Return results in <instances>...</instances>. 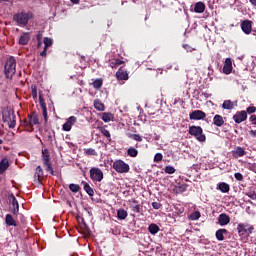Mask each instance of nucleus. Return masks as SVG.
Listing matches in <instances>:
<instances>
[{
    "label": "nucleus",
    "instance_id": "obj_1",
    "mask_svg": "<svg viewBox=\"0 0 256 256\" xmlns=\"http://www.w3.org/2000/svg\"><path fill=\"white\" fill-rule=\"evenodd\" d=\"M2 121L7 123L9 129H15L17 125V117L15 111L11 107H5L2 109Z\"/></svg>",
    "mask_w": 256,
    "mask_h": 256
},
{
    "label": "nucleus",
    "instance_id": "obj_2",
    "mask_svg": "<svg viewBox=\"0 0 256 256\" xmlns=\"http://www.w3.org/2000/svg\"><path fill=\"white\" fill-rule=\"evenodd\" d=\"M17 73V60L15 57L10 56L4 66V74L6 79H13V75Z\"/></svg>",
    "mask_w": 256,
    "mask_h": 256
},
{
    "label": "nucleus",
    "instance_id": "obj_3",
    "mask_svg": "<svg viewBox=\"0 0 256 256\" xmlns=\"http://www.w3.org/2000/svg\"><path fill=\"white\" fill-rule=\"evenodd\" d=\"M30 19H33V12L21 11L13 15V20L22 27L28 25Z\"/></svg>",
    "mask_w": 256,
    "mask_h": 256
},
{
    "label": "nucleus",
    "instance_id": "obj_4",
    "mask_svg": "<svg viewBox=\"0 0 256 256\" xmlns=\"http://www.w3.org/2000/svg\"><path fill=\"white\" fill-rule=\"evenodd\" d=\"M188 133L192 135V137H195L200 143L207 141V137L203 134V128H201V126H190Z\"/></svg>",
    "mask_w": 256,
    "mask_h": 256
},
{
    "label": "nucleus",
    "instance_id": "obj_5",
    "mask_svg": "<svg viewBox=\"0 0 256 256\" xmlns=\"http://www.w3.org/2000/svg\"><path fill=\"white\" fill-rule=\"evenodd\" d=\"M237 231L239 237H245L246 235H251L255 231V226L249 223H240L237 225Z\"/></svg>",
    "mask_w": 256,
    "mask_h": 256
},
{
    "label": "nucleus",
    "instance_id": "obj_6",
    "mask_svg": "<svg viewBox=\"0 0 256 256\" xmlns=\"http://www.w3.org/2000/svg\"><path fill=\"white\" fill-rule=\"evenodd\" d=\"M42 159H43V167H45L46 171L50 173L51 175H55V171L53 170V167L51 166V158L49 155V151L45 149L42 152Z\"/></svg>",
    "mask_w": 256,
    "mask_h": 256
},
{
    "label": "nucleus",
    "instance_id": "obj_7",
    "mask_svg": "<svg viewBox=\"0 0 256 256\" xmlns=\"http://www.w3.org/2000/svg\"><path fill=\"white\" fill-rule=\"evenodd\" d=\"M113 169L116 173H129L131 167L123 160H116L113 163Z\"/></svg>",
    "mask_w": 256,
    "mask_h": 256
},
{
    "label": "nucleus",
    "instance_id": "obj_8",
    "mask_svg": "<svg viewBox=\"0 0 256 256\" xmlns=\"http://www.w3.org/2000/svg\"><path fill=\"white\" fill-rule=\"evenodd\" d=\"M103 170L98 167H92L90 169V179L95 181L96 183H101L103 181Z\"/></svg>",
    "mask_w": 256,
    "mask_h": 256
},
{
    "label": "nucleus",
    "instance_id": "obj_9",
    "mask_svg": "<svg viewBox=\"0 0 256 256\" xmlns=\"http://www.w3.org/2000/svg\"><path fill=\"white\" fill-rule=\"evenodd\" d=\"M35 125H39V116L37 115V113L32 112V113L28 114V129H29V131H33V127H35Z\"/></svg>",
    "mask_w": 256,
    "mask_h": 256
},
{
    "label": "nucleus",
    "instance_id": "obj_10",
    "mask_svg": "<svg viewBox=\"0 0 256 256\" xmlns=\"http://www.w3.org/2000/svg\"><path fill=\"white\" fill-rule=\"evenodd\" d=\"M206 117H207V114L202 110H193L189 114L190 121H201V119H205Z\"/></svg>",
    "mask_w": 256,
    "mask_h": 256
},
{
    "label": "nucleus",
    "instance_id": "obj_11",
    "mask_svg": "<svg viewBox=\"0 0 256 256\" xmlns=\"http://www.w3.org/2000/svg\"><path fill=\"white\" fill-rule=\"evenodd\" d=\"M77 123V117L70 116L67 121L62 125L63 131L69 132L73 128V125Z\"/></svg>",
    "mask_w": 256,
    "mask_h": 256
},
{
    "label": "nucleus",
    "instance_id": "obj_12",
    "mask_svg": "<svg viewBox=\"0 0 256 256\" xmlns=\"http://www.w3.org/2000/svg\"><path fill=\"white\" fill-rule=\"evenodd\" d=\"M241 29L246 35H251V31L253 29V22L251 20H244L241 23Z\"/></svg>",
    "mask_w": 256,
    "mask_h": 256
},
{
    "label": "nucleus",
    "instance_id": "obj_13",
    "mask_svg": "<svg viewBox=\"0 0 256 256\" xmlns=\"http://www.w3.org/2000/svg\"><path fill=\"white\" fill-rule=\"evenodd\" d=\"M128 203H130L131 210L134 213H142L143 212V206H141V204H138L139 202L135 198L130 199L128 201Z\"/></svg>",
    "mask_w": 256,
    "mask_h": 256
},
{
    "label": "nucleus",
    "instance_id": "obj_14",
    "mask_svg": "<svg viewBox=\"0 0 256 256\" xmlns=\"http://www.w3.org/2000/svg\"><path fill=\"white\" fill-rule=\"evenodd\" d=\"M233 121L235 123H243V121H247V112L245 111H238L236 114L233 116Z\"/></svg>",
    "mask_w": 256,
    "mask_h": 256
},
{
    "label": "nucleus",
    "instance_id": "obj_15",
    "mask_svg": "<svg viewBox=\"0 0 256 256\" xmlns=\"http://www.w3.org/2000/svg\"><path fill=\"white\" fill-rule=\"evenodd\" d=\"M245 155H247V152L243 147L237 146L234 150H232V157H234V159H239V157H245Z\"/></svg>",
    "mask_w": 256,
    "mask_h": 256
},
{
    "label": "nucleus",
    "instance_id": "obj_16",
    "mask_svg": "<svg viewBox=\"0 0 256 256\" xmlns=\"http://www.w3.org/2000/svg\"><path fill=\"white\" fill-rule=\"evenodd\" d=\"M218 223L221 225V227H225V225H229V223H231V217L225 213H222L218 216Z\"/></svg>",
    "mask_w": 256,
    "mask_h": 256
},
{
    "label": "nucleus",
    "instance_id": "obj_17",
    "mask_svg": "<svg viewBox=\"0 0 256 256\" xmlns=\"http://www.w3.org/2000/svg\"><path fill=\"white\" fill-rule=\"evenodd\" d=\"M231 71H233V61H231V58H226L223 66V73H225V75H229Z\"/></svg>",
    "mask_w": 256,
    "mask_h": 256
},
{
    "label": "nucleus",
    "instance_id": "obj_18",
    "mask_svg": "<svg viewBox=\"0 0 256 256\" xmlns=\"http://www.w3.org/2000/svg\"><path fill=\"white\" fill-rule=\"evenodd\" d=\"M9 169V158L4 157L0 161V175H3Z\"/></svg>",
    "mask_w": 256,
    "mask_h": 256
},
{
    "label": "nucleus",
    "instance_id": "obj_19",
    "mask_svg": "<svg viewBox=\"0 0 256 256\" xmlns=\"http://www.w3.org/2000/svg\"><path fill=\"white\" fill-rule=\"evenodd\" d=\"M237 107V102H233L231 100H224L222 104V109H226L227 111H231Z\"/></svg>",
    "mask_w": 256,
    "mask_h": 256
},
{
    "label": "nucleus",
    "instance_id": "obj_20",
    "mask_svg": "<svg viewBox=\"0 0 256 256\" xmlns=\"http://www.w3.org/2000/svg\"><path fill=\"white\" fill-rule=\"evenodd\" d=\"M116 79H118V81H127V79H129V74L127 73V71L119 69L116 72Z\"/></svg>",
    "mask_w": 256,
    "mask_h": 256
},
{
    "label": "nucleus",
    "instance_id": "obj_21",
    "mask_svg": "<svg viewBox=\"0 0 256 256\" xmlns=\"http://www.w3.org/2000/svg\"><path fill=\"white\" fill-rule=\"evenodd\" d=\"M31 39L29 32H24L21 34L19 39V45H27Z\"/></svg>",
    "mask_w": 256,
    "mask_h": 256
},
{
    "label": "nucleus",
    "instance_id": "obj_22",
    "mask_svg": "<svg viewBox=\"0 0 256 256\" xmlns=\"http://www.w3.org/2000/svg\"><path fill=\"white\" fill-rule=\"evenodd\" d=\"M213 124L216 127H223V125H225V120L223 119V116L216 114L213 118Z\"/></svg>",
    "mask_w": 256,
    "mask_h": 256
},
{
    "label": "nucleus",
    "instance_id": "obj_23",
    "mask_svg": "<svg viewBox=\"0 0 256 256\" xmlns=\"http://www.w3.org/2000/svg\"><path fill=\"white\" fill-rule=\"evenodd\" d=\"M205 3L200 1V2H197L194 6V12L195 13H205Z\"/></svg>",
    "mask_w": 256,
    "mask_h": 256
},
{
    "label": "nucleus",
    "instance_id": "obj_24",
    "mask_svg": "<svg viewBox=\"0 0 256 256\" xmlns=\"http://www.w3.org/2000/svg\"><path fill=\"white\" fill-rule=\"evenodd\" d=\"M43 177V168L41 166H37L34 174V180L38 183H41V178Z\"/></svg>",
    "mask_w": 256,
    "mask_h": 256
},
{
    "label": "nucleus",
    "instance_id": "obj_25",
    "mask_svg": "<svg viewBox=\"0 0 256 256\" xmlns=\"http://www.w3.org/2000/svg\"><path fill=\"white\" fill-rule=\"evenodd\" d=\"M225 234H227V229L225 228H221L219 230L216 231V239L218 241H225Z\"/></svg>",
    "mask_w": 256,
    "mask_h": 256
},
{
    "label": "nucleus",
    "instance_id": "obj_26",
    "mask_svg": "<svg viewBox=\"0 0 256 256\" xmlns=\"http://www.w3.org/2000/svg\"><path fill=\"white\" fill-rule=\"evenodd\" d=\"M5 223L8 225V227H17V222L15 219H13V216L11 214H7L5 218Z\"/></svg>",
    "mask_w": 256,
    "mask_h": 256
},
{
    "label": "nucleus",
    "instance_id": "obj_27",
    "mask_svg": "<svg viewBox=\"0 0 256 256\" xmlns=\"http://www.w3.org/2000/svg\"><path fill=\"white\" fill-rule=\"evenodd\" d=\"M148 231L151 233V235H157L161 231V228L155 223H152L148 226Z\"/></svg>",
    "mask_w": 256,
    "mask_h": 256
},
{
    "label": "nucleus",
    "instance_id": "obj_28",
    "mask_svg": "<svg viewBox=\"0 0 256 256\" xmlns=\"http://www.w3.org/2000/svg\"><path fill=\"white\" fill-rule=\"evenodd\" d=\"M82 185H84V191L87 193V195H89V197H93V195H95V191L92 189L89 183L82 181Z\"/></svg>",
    "mask_w": 256,
    "mask_h": 256
},
{
    "label": "nucleus",
    "instance_id": "obj_29",
    "mask_svg": "<svg viewBox=\"0 0 256 256\" xmlns=\"http://www.w3.org/2000/svg\"><path fill=\"white\" fill-rule=\"evenodd\" d=\"M218 189L221 191V193H229L231 187L225 182H220L218 184Z\"/></svg>",
    "mask_w": 256,
    "mask_h": 256
},
{
    "label": "nucleus",
    "instance_id": "obj_30",
    "mask_svg": "<svg viewBox=\"0 0 256 256\" xmlns=\"http://www.w3.org/2000/svg\"><path fill=\"white\" fill-rule=\"evenodd\" d=\"M187 187V184H178L174 187V191L177 194L185 193V191H187Z\"/></svg>",
    "mask_w": 256,
    "mask_h": 256
},
{
    "label": "nucleus",
    "instance_id": "obj_31",
    "mask_svg": "<svg viewBox=\"0 0 256 256\" xmlns=\"http://www.w3.org/2000/svg\"><path fill=\"white\" fill-rule=\"evenodd\" d=\"M94 108L96 109V111H105V104H103L101 100L96 99L94 100Z\"/></svg>",
    "mask_w": 256,
    "mask_h": 256
},
{
    "label": "nucleus",
    "instance_id": "obj_32",
    "mask_svg": "<svg viewBox=\"0 0 256 256\" xmlns=\"http://www.w3.org/2000/svg\"><path fill=\"white\" fill-rule=\"evenodd\" d=\"M128 213L126 212L125 209H119L117 210V217L120 221H125L127 219Z\"/></svg>",
    "mask_w": 256,
    "mask_h": 256
},
{
    "label": "nucleus",
    "instance_id": "obj_33",
    "mask_svg": "<svg viewBox=\"0 0 256 256\" xmlns=\"http://www.w3.org/2000/svg\"><path fill=\"white\" fill-rule=\"evenodd\" d=\"M100 133H102V135H104V137H107L109 141H111V132H109V130H107V126H102L98 128Z\"/></svg>",
    "mask_w": 256,
    "mask_h": 256
},
{
    "label": "nucleus",
    "instance_id": "obj_34",
    "mask_svg": "<svg viewBox=\"0 0 256 256\" xmlns=\"http://www.w3.org/2000/svg\"><path fill=\"white\" fill-rule=\"evenodd\" d=\"M127 155L128 157H137V155H139V150L135 147H130L127 150Z\"/></svg>",
    "mask_w": 256,
    "mask_h": 256
},
{
    "label": "nucleus",
    "instance_id": "obj_35",
    "mask_svg": "<svg viewBox=\"0 0 256 256\" xmlns=\"http://www.w3.org/2000/svg\"><path fill=\"white\" fill-rule=\"evenodd\" d=\"M84 153H85V155H87L88 157H91V156L97 157V155H99V154L97 153V150H95V149H93V148H86V149H84Z\"/></svg>",
    "mask_w": 256,
    "mask_h": 256
},
{
    "label": "nucleus",
    "instance_id": "obj_36",
    "mask_svg": "<svg viewBox=\"0 0 256 256\" xmlns=\"http://www.w3.org/2000/svg\"><path fill=\"white\" fill-rule=\"evenodd\" d=\"M123 60H121V59H114V60H112L111 62H110V67L112 68V69H115V68H117V67H119V65H123Z\"/></svg>",
    "mask_w": 256,
    "mask_h": 256
},
{
    "label": "nucleus",
    "instance_id": "obj_37",
    "mask_svg": "<svg viewBox=\"0 0 256 256\" xmlns=\"http://www.w3.org/2000/svg\"><path fill=\"white\" fill-rule=\"evenodd\" d=\"M113 119V114L111 113H103L102 114V121H104V123H109V121H111Z\"/></svg>",
    "mask_w": 256,
    "mask_h": 256
},
{
    "label": "nucleus",
    "instance_id": "obj_38",
    "mask_svg": "<svg viewBox=\"0 0 256 256\" xmlns=\"http://www.w3.org/2000/svg\"><path fill=\"white\" fill-rule=\"evenodd\" d=\"M53 45V40L49 37H45L44 38V48L45 51H47L49 49V47H51Z\"/></svg>",
    "mask_w": 256,
    "mask_h": 256
},
{
    "label": "nucleus",
    "instance_id": "obj_39",
    "mask_svg": "<svg viewBox=\"0 0 256 256\" xmlns=\"http://www.w3.org/2000/svg\"><path fill=\"white\" fill-rule=\"evenodd\" d=\"M94 89H101L103 87V79H96L92 83Z\"/></svg>",
    "mask_w": 256,
    "mask_h": 256
},
{
    "label": "nucleus",
    "instance_id": "obj_40",
    "mask_svg": "<svg viewBox=\"0 0 256 256\" xmlns=\"http://www.w3.org/2000/svg\"><path fill=\"white\" fill-rule=\"evenodd\" d=\"M69 189L72 193H79V191H81V186H79V184H70Z\"/></svg>",
    "mask_w": 256,
    "mask_h": 256
},
{
    "label": "nucleus",
    "instance_id": "obj_41",
    "mask_svg": "<svg viewBox=\"0 0 256 256\" xmlns=\"http://www.w3.org/2000/svg\"><path fill=\"white\" fill-rule=\"evenodd\" d=\"M200 218H201V212L199 211H194L193 213L190 214L191 221H197Z\"/></svg>",
    "mask_w": 256,
    "mask_h": 256
},
{
    "label": "nucleus",
    "instance_id": "obj_42",
    "mask_svg": "<svg viewBox=\"0 0 256 256\" xmlns=\"http://www.w3.org/2000/svg\"><path fill=\"white\" fill-rule=\"evenodd\" d=\"M9 199L13 207H19V202L17 201V198L15 197L14 194H10Z\"/></svg>",
    "mask_w": 256,
    "mask_h": 256
},
{
    "label": "nucleus",
    "instance_id": "obj_43",
    "mask_svg": "<svg viewBox=\"0 0 256 256\" xmlns=\"http://www.w3.org/2000/svg\"><path fill=\"white\" fill-rule=\"evenodd\" d=\"M164 172L167 174V175H173V173H175V167L173 166H166L164 168Z\"/></svg>",
    "mask_w": 256,
    "mask_h": 256
},
{
    "label": "nucleus",
    "instance_id": "obj_44",
    "mask_svg": "<svg viewBox=\"0 0 256 256\" xmlns=\"http://www.w3.org/2000/svg\"><path fill=\"white\" fill-rule=\"evenodd\" d=\"M39 104L42 109L47 108V104L45 103V98H43V94L39 93Z\"/></svg>",
    "mask_w": 256,
    "mask_h": 256
},
{
    "label": "nucleus",
    "instance_id": "obj_45",
    "mask_svg": "<svg viewBox=\"0 0 256 256\" xmlns=\"http://www.w3.org/2000/svg\"><path fill=\"white\" fill-rule=\"evenodd\" d=\"M163 161V154L156 153L154 156V163H161Z\"/></svg>",
    "mask_w": 256,
    "mask_h": 256
},
{
    "label": "nucleus",
    "instance_id": "obj_46",
    "mask_svg": "<svg viewBox=\"0 0 256 256\" xmlns=\"http://www.w3.org/2000/svg\"><path fill=\"white\" fill-rule=\"evenodd\" d=\"M246 169L249 171H252L253 173H256V163H248L246 166Z\"/></svg>",
    "mask_w": 256,
    "mask_h": 256
},
{
    "label": "nucleus",
    "instance_id": "obj_47",
    "mask_svg": "<svg viewBox=\"0 0 256 256\" xmlns=\"http://www.w3.org/2000/svg\"><path fill=\"white\" fill-rule=\"evenodd\" d=\"M129 137L131 139H134V141H139V142L143 141V138L139 134H131Z\"/></svg>",
    "mask_w": 256,
    "mask_h": 256
},
{
    "label": "nucleus",
    "instance_id": "obj_48",
    "mask_svg": "<svg viewBox=\"0 0 256 256\" xmlns=\"http://www.w3.org/2000/svg\"><path fill=\"white\" fill-rule=\"evenodd\" d=\"M31 89H32L31 90V95H32L33 99H37V86L32 85Z\"/></svg>",
    "mask_w": 256,
    "mask_h": 256
},
{
    "label": "nucleus",
    "instance_id": "obj_49",
    "mask_svg": "<svg viewBox=\"0 0 256 256\" xmlns=\"http://www.w3.org/2000/svg\"><path fill=\"white\" fill-rule=\"evenodd\" d=\"M183 49H185L187 53H193V51H195V48L191 47L189 44H184Z\"/></svg>",
    "mask_w": 256,
    "mask_h": 256
},
{
    "label": "nucleus",
    "instance_id": "obj_50",
    "mask_svg": "<svg viewBox=\"0 0 256 256\" xmlns=\"http://www.w3.org/2000/svg\"><path fill=\"white\" fill-rule=\"evenodd\" d=\"M152 207L153 209H161V207H163V204L159 202H152Z\"/></svg>",
    "mask_w": 256,
    "mask_h": 256
},
{
    "label": "nucleus",
    "instance_id": "obj_51",
    "mask_svg": "<svg viewBox=\"0 0 256 256\" xmlns=\"http://www.w3.org/2000/svg\"><path fill=\"white\" fill-rule=\"evenodd\" d=\"M247 197H249V199H252L253 201L256 200V193L255 192H248L246 193Z\"/></svg>",
    "mask_w": 256,
    "mask_h": 256
},
{
    "label": "nucleus",
    "instance_id": "obj_52",
    "mask_svg": "<svg viewBox=\"0 0 256 256\" xmlns=\"http://www.w3.org/2000/svg\"><path fill=\"white\" fill-rule=\"evenodd\" d=\"M236 181H243V174L237 172L234 174Z\"/></svg>",
    "mask_w": 256,
    "mask_h": 256
},
{
    "label": "nucleus",
    "instance_id": "obj_53",
    "mask_svg": "<svg viewBox=\"0 0 256 256\" xmlns=\"http://www.w3.org/2000/svg\"><path fill=\"white\" fill-rule=\"evenodd\" d=\"M256 107L255 106H249L246 110V113H249L251 115L252 113H255Z\"/></svg>",
    "mask_w": 256,
    "mask_h": 256
},
{
    "label": "nucleus",
    "instance_id": "obj_54",
    "mask_svg": "<svg viewBox=\"0 0 256 256\" xmlns=\"http://www.w3.org/2000/svg\"><path fill=\"white\" fill-rule=\"evenodd\" d=\"M42 113H43L44 120L47 122L49 119V116L47 115V108H42Z\"/></svg>",
    "mask_w": 256,
    "mask_h": 256
},
{
    "label": "nucleus",
    "instance_id": "obj_55",
    "mask_svg": "<svg viewBox=\"0 0 256 256\" xmlns=\"http://www.w3.org/2000/svg\"><path fill=\"white\" fill-rule=\"evenodd\" d=\"M12 213H13V215H17V213H19V207H14L13 209H12Z\"/></svg>",
    "mask_w": 256,
    "mask_h": 256
},
{
    "label": "nucleus",
    "instance_id": "obj_56",
    "mask_svg": "<svg viewBox=\"0 0 256 256\" xmlns=\"http://www.w3.org/2000/svg\"><path fill=\"white\" fill-rule=\"evenodd\" d=\"M249 135H250L251 137H256V130H250V131H249Z\"/></svg>",
    "mask_w": 256,
    "mask_h": 256
},
{
    "label": "nucleus",
    "instance_id": "obj_57",
    "mask_svg": "<svg viewBox=\"0 0 256 256\" xmlns=\"http://www.w3.org/2000/svg\"><path fill=\"white\" fill-rule=\"evenodd\" d=\"M22 125H24V127H27V129H29V120H24Z\"/></svg>",
    "mask_w": 256,
    "mask_h": 256
},
{
    "label": "nucleus",
    "instance_id": "obj_58",
    "mask_svg": "<svg viewBox=\"0 0 256 256\" xmlns=\"http://www.w3.org/2000/svg\"><path fill=\"white\" fill-rule=\"evenodd\" d=\"M41 57H47V50H44L40 53Z\"/></svg>",
    "mask_w": 256,
    "mask_h": 256
},
{
    "label": "nucleus",
    "instance_id": "obj_59",
    "mask_svg": "<svg viewBox=\"0 0 256 256\" xmlns=\"http://www.w3.org/2000/svg\"><path fill=\"white\" fill-rule=\"evenodd\" d=\"M42 38H43V34L38 33V35H37V41H41Z\"/></svg>",
    "mask_w": 256,
    "mask_h": 256
},
{
    "label": "nucleus",
    "instance_id": "obj_60",
    "mask_svg": "<svg viewBox=\"0 0 256 256\" xmlns=\"http://www.w3.org/2000/svg\"><path fill=\"white\" fill-rule=\"evenodd\" d=\"M73 5H79V1L81 0H70Z\"/></svg>",
    "mask_w": 256,
    "mask_h": 256
},
{
    "label": "nucleus",
    "instance_id": "obj_61",
    "mask_svg": "<svg viewBox=\"0 0 256 256\" xmlns=\"http://www.w3.org/2000/svg\"><path fill=\"white\" fill-rule=\"evenodd\" d=\"M251 4L254 5V7H256V0H249Z\"/></svg>",
    "mask_w": 256,
    "mask_h": 256
},
{
    "label": "nucleus",
    "instance_id": "obj_62",
    "mask_svg": "<svg viewBox=\"0 0 256 256\" xmlns=\"http://www.w3.org/2000/svg\"><path fill=\"white\" fill-rule=\"evenodd\" d=\"M3 143V139H0V151H1V144Z\"/></svg>",
    "mask_w": 256,
    "mask_h": 256
},
{
    "label": "nucleus",
    "instance_id": "obj_63",
    "mask_svg": "<svg viewBox=\"0 0 256 256\" xmlns=\"http://www.w3.org/2000/svg\"><path fill=\"white\" fill-rule=\"evenodd\" d=\"M38 47H41V42L38 43Z\"/></svg>",
    "mask_w": 256,
    "mask_h": 256
},
{
    "label": "nucleus",
    "instance_id": "obj_64",
    "mask_svg": "<svg viewBox=\"0 0 256 256\" xmlns=\"http://www.w3.org/2000/svg\"><path fill=\"white\" fill-rule=\"evenodd\" d=\"M3 1H5V0H0V3H3Z\"/></svg>",
    "mask_w": 256,
    "mask_h": 256
}]
</instances>
